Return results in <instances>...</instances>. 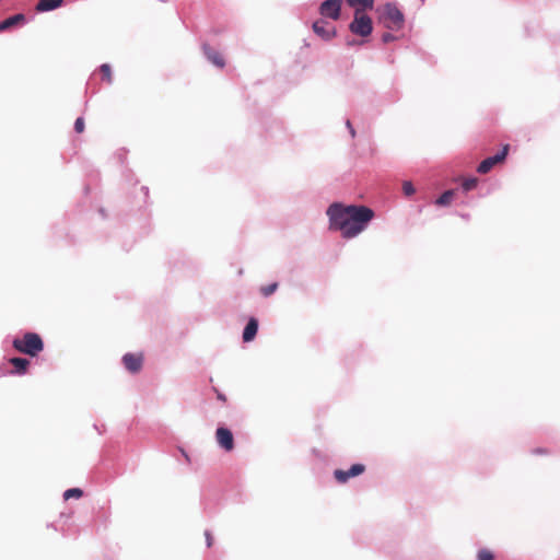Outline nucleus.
Returning <instances> with one entry per match:
<instances>
[{
	"instance_id": "obj_1",
	"label": "nucleus",
	"mask_w": 560,
	"mask_h": 560,
	"mask_svg": "<svg viewBox=\"0 0 560 560\" xmlns=\"http://www.w3.org/2000/svg\"><path fill=\"white\" fill-rule=\"evenodd\" d=\"M327 214L330 229L340 231L342 237L352 238L362 233L374 218V211L365 206L331 205Z\"/></svg>"
},
{
	"instance_id": "obj_21",
	"label": "nucleus",
	"mask_w": 560,
	"mask_h": 560,
	"mask_svg": "<svg viewBox=\"0 0 560 560\" xmlns=\"http://www.w3.org/2000/svg\"><path fill=\"white\" fill-rule=\"evenodd\" d=\"M277 288H278V283L275 282V283L262 287L260 289V292L262 295L269 296L277 290Z\"/></svg>"
},
{
	"instance_id": "obj_3",
	"label": "nucleus",
	"mask_w": 560,
	"mask_h": 560,
	"mask_svg": "<svg viewBox=\"0 0 560 560\" xmlns=\"http://www.w3.org/2000/svg\"><path fill=\"white\" fill-rule=\"evenodd\" d=\"M378 21L390 31H399L405 24L404 14L392 3H386L377 9Z\"/></svg>"
},
{
	"instance_id": "obj_24",
	"label": "nucleus",
	"mask_w": 560,
	"mask_h": 560,
	"mask_svg": "<svg viewBox=\"0 0 560 560\" xmlns=\"http://www.w3.org/2000/svg\"><path fill=\"white\" fill-rule=\"evenodd\" d=\"M402 190L406 196H411L415 192V187L410 182H405L402 184Z\"/></svg>"
},
{
	"instance_id": "obj_20",
	"label": "nucleus",
	"mask_w": 560,
	"mask_h": 560,
	"mask_svg": "<svg viewBox=\"0 0 560 560\" xmlns=\"http://www.w3.org/2000/svg\"><path fill=\"white\" fill-rule=\"evenodd\" d=\"M478 560H494V555L490 549L483 548L477 552Z\"/></svg>"
},
{
	"instance_id": "obj_18",
	"label": "nucleus",
	"mask_w": 560,
	"mask_h": 560,
	"mask_svg": "<svg viewBox=\"0 0 560 560\" xmlns=\"http://www.w3.org/2000/svg\"><path fill=\"white\" fill-rule=\"evenodd\" d=\"M83 495V491L80 488H71L63 492V499L69 500L72 498L80 499Z\"/></svg>"
},
{
	"instance_id": "obj_22",
	"label": "nucleus",
	"mask_w": 560,
	"mask_h": 560,
	"mask_svg": "<svg viewBox=\"0 0 560 560\" xmlns=\"http://www.w3.org/2000/svg\"><path fill=\"white\" fill-rule=\"evenodd\" d=\"M477 184H478L477 178H475V177L468 178L463 182V188H464V190L469 191V190L474 189L477 186Z\"/></svg>"
},
{
	"instance_id": "obj_14",
	"label": "nucleus",
	"mask_w": 560,
	"mask_h": 560,
	"mask_svg": "<svg viewBox=\"0 0 560 560\" xmlns=\"http://www.w3.org/2000/svg\"><path fill=\"white\" fill-rule=\"evenodd\" d=\"M25 22V15L22 13L12 15L0 23V32L9 30L15 25L23 24Z\"/></svg>"
},
{
	"instance_id": "obj_10",
	"label": "nucleus",
	"mask_w": 560,
	"mask_h": 560,
	"mask_svg": "<svg viewBox=\"0 0 560 560\" xmlns=\"http://www.w3.org/2000/svg\"><path fill=\"white\" fill-rule=\"evenodd\" d=\"M125 368L131 373H138L142 369L143 355L142 353H126L122 357Z\"/></svg>"
},
{
	"instance_id": "obj_2",
	"label": "nucleus",
	"mask_w": 560,
	"mask_h": 560,
	"mask_svg": "<svg viewBox=\"0 0 560 560\" xmlns=\"http://www.w3.org/2000/svg\"><path fill=\"white\" fill-rule=\"evenodd\" d=\"M13 348L30 357H37L44 349V342L36 332H26L21 338H14Z\"/></svg>"
},
{
	"instance_id": "obj_9",
	"label": "nucleus",
	"mask_w": 560,
	"mask_h": 560,
	"mask_svg": "<svg viewBox=\"0 0 560 560\" xmlns=\"http://www.w3.org/2000/svg\"><path fill=\"white\" fill-rule=\"evenodd\" d=\"M215 439L218 444L226 452H231L234 448L233 434L229 429L218 428L215 431Z\"/></svg>"
},
{
	"instance_id": "obj_17",
	"label": "nucleus",
	"mask_w": 560,
	"mask_h": 560,
	"mask_svg": "<svg viewBox=\"0 0 560 560\" xmlns=\"http://www.w3.org/2000/svg\"><path fill=\"white\" fill-rule=\"evenodd\" d=\"M454 195H455V191L454 190H446L444 191L436 200H435V205L438 206H448L453 198H454Z\"/></svg>"
},
{
	"instance_id": "obj_16",
	"label": "nucleus",
	"mask_w": 560,
	"mask_h": 560,
	"mask_svg": "<svg viewBox=\"0 0 560 560\" xmlns=\"http://www.w3.org/2000/svg\"><path fill=\"white\" fill-rule=\"evenodd\" d=\"M62 3L63 0H39L35 9L38 12H46L61 7Z\"/></svg>"
},
{
	"instance_id": "obj_7",
	"label": "nucleus",
	"mask_w": 560,
	"mask_h": 560,
	"mask_svg": "<svg viewBox=\"0 0 560 560\" xmlns=\"http://www.w3.org/2000/svg\"><path fill=\"white\" fill-rule=\"evenodd\" d=\"M364 471L365 466L363 464H354L348 470L336 469L334 471V477L339 483H345L350 478L360 476Z\"/></svg>"
},
{
	"instance_id": "obj_19",
	"label": "nucleus",
	"mask_w": 560,
	"mask_h": 560,
	"mask_svg": "<svg viewBox=\"0 0 560 560\" xmlns=\"http://www.w3.org/2000/svg\"><path fill=\"white\" fill-rule=\"evenodd\" d=\"M100 71L102 73V77L104 80H106L107 83H112V69L110 66L107 63H104L100 67Z\"/></svg>"
},
{
	"instance_id": "obj_12",
	"label": "nucleus",
	"mask_w": 560,
	"mask_h": 560,
	"mask_svg": "<svg viewBox=\"0 0 560 560\" xmlns=\"http://www.w3.org/2000/svg\"><path fill=\"white\" fill-rule=\"evenodd\" d=\"M9 363L13 366L12 374L23 375L27 372L31 364L30 360L25 358H11Z\"/></svg>"
},
{
	"instance_id": "obj_11",
	"label": "nucleus",
	"mask_w": 560,
	"mask_h": 560,
	"mask_svg": "<svg viewBox=\"0 0 560 560\" xmlns=\"http://www.w3.org/2000/svg\"><path fill=\"white\" fill-rule=\"evenodd\" d=\"M202 49H203V52H205L207 59L210 62H212L214 66H217L219 68L224 67V65H225L224 58L222 57V55L219 51H217L209 45H203Z\"/></svg>"
},
{
	"instance_id": "obj_27",
	"label": "nucleus",
	"mask_w": 560,
	"mask_h": 560,
	"mask_svg": "<svg viewBox=\"0 0 560 560\" xmlns=\"http://www.w3.org/2000/svg\"><path fill=\"white\" fill-rule=\"evenodd\" d=\"M346 125H347L348 129L350 130L351 137L353 138L355 136V130L353 129L350 120H347Z\"/></svg>"
},
{
	"instance_id": "obj_28",
	"label": "nucleus",
	"mask_w": 560,
	"mask_h": 560,
	"mask_svg": "<svg viewBox=\"0 0 560 560\" xmlns=\"http://www.w3.org/2000/svg\"><path fill=\"white\" fill-rule=\"evenodd\" d=\"M217 397H218V399H220L222 401L226 400V397L223 394L219 393L218 390H217Z\"/></svg>"
},
{
	"instance_id": "obj_5",
	"label": "nucleus",
	"mask_w": 560,
	"mask_h": 560,
	"mask_svg": "<svg viewBox=\"0 0 560 560\" xmlns=\"http://www.w3.org/2000/svg\"><path fill=\"white\" fill-rule=\"evenodd\" d=\"M509 149H510L509 144H505L499 153H497L493 156H489V158L485 159L479 164L477 171L480 174H487L488 172H490L497 164H499L505 160Z\"/></svg>"
},
{
	"instance_id": "obj_15",
	"label": "nucleus",
	"mask_w": 560,
	"mask_h": 560,
	"mask_svg": "<svg viewBox=\"0 0 560 560\" xmlns=\"http://www.w3.org/2000/svg\"><path fill=\"white\" fill-rule=\"evenodd\" d=\"M348 5L354 9V12H365L372 10L374 0H346Z\"/></svg>"
},
{
	"instance_id": "obj_8",
	"label": "nucleus",
	"mask_w": 560,
	"mask_h": 560,
	"mask_svg": "<svg viewBox=\"0 0 560 560\" xmlns=\"http://www.w3.org/2000/svg\"><path fill=\"white\" fill-rule=\"evenodd\" d=\"M313 31L325 40H328L336 35L335 27L325 20L315 21L313 23Z\"/></svg>"
},
{
	"instance_id": "obj_23",
	"label": "nucleus",
	"mask_w": 560,
	"mask_h": 560,
	"mask_svg": "<svg viewBox=\"0 0 560 560\" xmlns=\"http://www.w3.org/2000/svg\"><path fill=\"white\" fill-rule=\"evenodd\" d=\"M84 128H85L84 119L82 117L77 118V120L74 122V130L78 133H82L84 131Z\"/></svg>"
},
{
	"instance_id": "obj_25",
	"label": "nucleus",
	"mask_w": 560,
	"mask_h": 560,
	"mask_svg": "<svg viewBox=\"0 0 560 560\" xmlns=\"http://www.w3.org/2000/svg\"><path fill=\"white\" fill-rule=\"evenodd\" d=\"M394 39H395V37H394V35H392L390 33H384V34L382 35V40H383V43H385V44H386V43H389V42H392V40H394Z\"/></svg>"
},
{
	"instance_id": "obj_26",
	"label": "nucleus",
	"mask_w": 560,
	"mask_h": 560,
	"mask_svg": "<svg viewBox=\"0 0 560 560\" xmlns=\"http://www.w3.org/2000/svg\"><path fill=\"white\" fill-rule=\"evenodd\" d=\"M205 536H206V540H207V546L211 547L213 544V537H212L211 533L207 530L205 533Z\"/></svg>"
},
{
	"instance_id": "obj_13",
	"label": "nucleus",
	"mask_w": 560,
	"mask_h": 560,
	"mask_svg": "<svg viewBox=\"0 0 560 560\" xmlns=\"http://www.w3.org/2000/svg\"><path fill=\"white\" fill-rule=\"evenodd\" d=\"M258 330V322L256 318H250L243 331V340L249 342L254 340Z\"/></svg>"
},
{
	"instance_id": "obj_6",
	"label": "nucleus",
	"mask_w": 560,
	"mask_h": 560,
	"mask_svg": "<svg viewBox=\"0 0 560 560\" xmlns=\"http://www.w3.org/2000/svg\"><path fill=\"white\" fill-rule=\"evenodd\" d=\"M342 0H325L319 5V13L324 18L338 20L340 18Z\"/></svg>"
},
{
	"instance_id": "obj_4",
	"label": "nucleus",
	"mask_w": 560,
	"mask_h": 560,
	"mask_svg": "<svg viewBox=\"0 0 560 560\" xmlns=\"http://www.w3.org/2000/svg\"><path fill=\"white\" fill-rule=\"evenodd\" d=\"M350 31L359 36L365 37L372 33V20L365 12H354L353 21L349 25Z\"/></svg>"
},
{
	"instance_id": "obj_29",
	"label": "nucleus",
	"mask_w": 560,
	"mask_h": 560,
	"mask_svg": "<svg viewBox=\"0 0 560 560\" xmlns=\"http://www.w3.org/2000/svg\"><path fill=\"white\" fill-rule=\"evenodd\" d=\"M534 453H536V454H547V451L541 450V448H537V450L534 451Z\"/></svg>"
}]
</instances>
